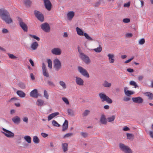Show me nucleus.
Instances as JSON below:
<instances>
[{
  "instance_id": "nucleus-1",
  "label": "nucleus",
  "mask_w": 153,
  "mask_h": 153,
  "mask_svg": "<svg viewBox=\"0 0 153 153\" xmlns=\"http://www.w3.org/2000/svg\"><path fill=\"white\" fill-rule=\"evenodd\" d=\"M0 17L7 23L10 24L12 22L9 13L4 9H0Z\"/></svg>"
},
{
  "instance_id": "nucleus-2",
  "label": "nucleus",
  "mask_w": 153,
  "mask_h": 153,
  "mask_svg": "<svg viewBox=\"0 0 153 153\" xmlns=\"http://www.w3.org/2000/svg\"><path fill=\"white\" fill-rule=\"evenodd\" d=\"M79 53V56L80 58L86 64H88L91 62V60L89 57L87 56L84 54L82 51L78 50Z\"/></svg>"
},
{
  "instance_id": "nucleus-3",
  "label": "nucleus",
  "mask_w": 153,
  "mask_h": 153,
  "mask_svg": "<svg viewBox=\"0 0 153 153\" xmlns=\"http://www.w3.org/2000/svg\"><path fill=\"white\" fill-rule=\"evenodd\" d=\"M53 68L56 71H58L61 68V63L58 59H56L53 60Z\"/></svg>"
},
{
  "instance_id": "nucleus-4",
  "label": "nucleus",
  "mask_w": 153,
  "mask_h": 153,
  "mask_svg": "<svg viewBox=\"0 0 153 153\" xmlns=\"http://www.w3.org/2000/svg\"><path fill=\"white\" fill-rule=\"evenodd\" d=\"M99 96L102 102L106 101L108 103H111L112 102V100L110 98L104 94L100 93Z\"/></svg>"
},
{
  "instance_id": "nucleus-5",
  "label": "nucleus",
  "mask_w": 153,
  "mask_h": 153,
  "mask_svg": "<svg viewBox=\"0 0 153 153\" xmlns=\"http://www.w3.org/2000/svg\"><path fill=\"white\" fill-rule=\"evenodd\" d=\"M119 147L120 149L125 153H132L131 149L123 144H120Z\"/></svg>"
},
{
  "instance_id": "nucleus-6",
  "label": "nucleus",
  "mask_w": 153,
  "mask_h": 153,
  "mask_svg": "<svg viewBox=\"0 0 153 153\" xmlns=\"http://www.w3.org/2000/svg\"><path fill=\"white\" fill-rule=\"evenodd\" d=\"M78 70L79 72L83 76L87 78L89 77V74L87 71L82 67L78 66Z\"/></svg>"
},
{
  "instance_id": "nucleus-7",
  "label": "nucleus",
  "mask_w": 153,
  "mask_h": 153,
  "mask_svg": "<svg viewBox=\"0 0 153 153\" xmlns=\"http://www.w3.org/2000/svg\"><path fill=\"white\" fill-rule=\"evenodd\" d=\"M2 130L4 132H2L4 134L5 136L7 137L13 138L14 136V134L11 131L7 130L4 128H2Z\"/></svg>"
},
{
  "instance_id": "nucleus-8",
  "label": "nucleus",
  "mask_w": 153,
  "mask_h": 153,
  "mask_svg": "<svg viewBox=\"0 0 153 153\" xmlns=\"http://www.w3.org/2000/svg\"><path fill=\"white\" fill-rule=\"evenodd\" d=\"M34 14L36 18L40 21L43 22L44 20V17L42 14L37 10L34 11Z\"/></svg>"
},
{
  "instance_id": "nucleus-9",
  "label": "nucleus",
  "mask_w": 153,
  "mask_h": 153,
  "mask_svg": "<svg viewBox=\"0 0 153 153\" xmlns=\"http://www.w3.org/2000/svg\"><path fill=\"white\" fill-rule=\"evenodd\" d=\"M18 21L20 27L24 31H27L28 27L27 25L23 21V20L21 19H19Z\"/></svg>"
},
{
  "instance_id": "nucleus-10",
  "label": "nucleus",
  "mask_w": 153,
  "mask_h": 153,
  "mask_svg": "<svg viewBox=\"0 0 153 153\" xmlns=\"http://www.w3.org/2000/svg\"><path fill=\"white\" fill-rule=\"evenodd\" d=\"M42 29L46 32H49L50 30V28L49 25L47 23H45L41 25Z\"/></svg>"
},
{
  "instance_id": "nucleus-11",
  "label": "nucleus",
  "mask_w": 153,
  "mask_h": 153,
  "mask_svg": "<svg viewBox=\"0 0 153 153\" xmlns=\"http://www.w3.org/2000/svg\"><path fill=\"white\" fill-rule=\"evenodd\" d=\"M45 8L48 10L50 11L51 8L52 4L49 0H43Z\"/></svg>"
},
{
  "instance_id": "nucleus-12",
  "label": "nucleus",
  "mask_w": 153,
  "mask_h": 153,
  "mask_svg": "<svg viewBox=\"0 0 153 153\" xmlns=\"http://www.w3.org/2000/svg\"><path fill=\"white\" fill-rule=\"evenodd\" d=\"M51 52L53 54L59 55L61 54L62 51L59 48H54L51 50Z\"/></svg>"
},
{
  "instance_id": "nucleus-13",
  "label": "nucleus",
  "mask_w": 153,
  "mask_h": 153,
  "mask_svg": "<svg viewBox=\"0 0 153 153\" xmlns=\"http://www.w3.org/2000/svg\"><path fill=\"white\" fill-rule=\"evenodd\" d=\"M75 78V82L76 84L80 86H83L84 85V81L81 78L78 76H76Z\"/></svg>"
},
{
  "instance_id": "nucleus-14",
  "label": "nucleus",
  "mask_w": 153,
  "mask_h": 153,
  "mask_svg": "<svg viewBox=\"0 0 153 153\" xmlns=\"http://www.w3.org/2000/svg\"><path fill=\"white\" fill-rule=\"evenodd\" d=\"M132 100L133 102L139 104L143 102V99L140 97L132 98Z\"/></svg>"
},
{
  "instance_id": "nucleus-15",
  "label": "nucleus",
  "mask_w": 153,
  "mask_h": 153,
  "mask_svg": "<svg viewBox=\"0 0 153 153\" xmlns=\"http://www.w3.org/2000/svg\"><path fill=\"white\" fill-rule=\"evenodd\" d=\"M30 95L32 97L37 98L39 96L37 90L34 89L32 90L30 93Z\"/></svg>"
},
{
  "instance_id": "nucleus-16",
  "label": "nucleus",
  "mask_w": 153,
  "mask_h": 153,
  "mask_svg": "<svg viewBox=\"0 0 153 153\" xmlns=\"http://www.w3.org/2000/svg\"><path fill=\"white\" fill-rule=\"evenodd\" d=\"M107 56L108 58L109 62L110 63H113L115 61L114 55L113 54H108Z\"/></svg>"
},
{
  "instance_id": "nucleus-17",
  "label": "nucleus",
  "mask_w": 153,
  "mask_h": 153,
  "mask_svg": "<svg viewBox=\"0 0 153 153\" xmlns=\"http://www.w3.org/2000/svg\"><path fill=\"white\" fill-rule=\"evenodd\" d=\"M59 113V112H55L54 113H53L52 114H51L48 117V121L51 120L52 119H53V117H55V116L58 115Z\"/></svg>"
},
{
  "instance_id": "nucleus-18",
  "label": "nucleus",
  "mask_w": 153,
  "mask_h": 153,
  "mask_svg": "<svg viewBox=\"0 0 153 153\" xmlns=\"http://www.w3.org/2000/svg\"><path fill=\"white\" fill-rule=\"evenodd\" d=\"M67 18L69 20H71L74 16V13L73 11H70L67 15Z\"/></svg>"
},
{
  "instance_id": "nucleus-19",
  "label": "nucleus",
  "mask_w": 153,
  "mask_h": 153,
  "mask_svg": "<svg viewBox=\"0 0 153 153\" xmlns=\"http://www.w3.org/2000/svg\"><path fill=\"white\" fill-rule=\"evenodd\" d=\"M38 46V44L37 42L32 43L31 45V48L32 50H35L37 49Z\"/></svg>"
},
{
  "instance_id": "nucleus-20",
  "label": "nucleus",
  "mask_w": 153,
  "mask_h": 153,
  "mask_svg": "<svg viewBox=\"0 0 153 153\" xmlns=\"http://www.w3.org/2000/svg\"><path fill=\"white\" fill-rule=\"evenodd\" d=\"M68 127V122L67 120H65L62 126L63 131H64L67 129Z\"/></svg>"
},
{
  "instance_id": "nucleus-21",
  "label": "nucleus",
  "mask_w": 153,
  "mask_h": 153,
  "mask_svg": "<svg viewBox=\"0 0 153 153\" xmlns=\"http://www.w3.org/2000/svg\"><path fill=\"white\" fill-rule=\"evenodd\" d=\"M13 121L15 123H19L20 121V118L18 116H16L12 119Z\"/></svg>"
},
{
  "instance_id": "nucleus-22",
  "label": "nucleus",
  "mask_w": 153,
  "mask_h": 153,
  "mask_svg": "<svg viewBox=\"0 0 153 153\" xmlns=\"http://www.w3.org/2000/svg\"><path fill=\"white\" fill-rule=\"evenodd\" d=\"M17 94L20 97H24L25 96V94L22 91H18L16 92Z\"/></svg>"
},
{
  "instance_id": "nucleus-23",
  "label": "nucleus",
  "mask_w": 153,
  "mask_h": 153,
  "mask_svg": "<svg viewBox=\"0 0 153 153\" xmlns=\"http://www.w3.org/2000/svg\"><path fill=\"white\" fill-rule=\"evenodd\" d=\"M76 30L77 33L79 36H82L84 35V33L83 31L79 27H77L76 28Z\"/></svg>"
},
{
  "instance_id": "nucleus-24",
  "label": "nucleus",
  "mask_w": 153,
  "mask_h": 153,
  "mask_svg": "<svg viewBox=\"0 0 153 153\" xmlns=\"http://www.w3.org/2000/svg\"><path fill=\"white\" fill-rule=\"evenodd\" d=\"M144 94L146 96L148 97L149 99L152 100L153 99V94L149 92L144 93Z\"/></svg>"
},
{
  "instance_id": "nucleus-25",
  "label": "nucleus",
  "mask_w": 153,
  "mask_h": 153,
  "mask_svg": "<svg viewBox=\"0 0 153 153\" xmlns=\"http://www.w3.org/2000/svg\"><path fill=\"white\" fill-rule=\"evenodd\" d=\"M36 104L39 106H42L44 104V101L41 99H38L36 101Z\"/></svg>"
},
{
  "instance_id": "nucleus-26",
  "label": "nucleus",
  "mask_w": 153,
  "mask_h": 153,
  "mask_svg": "<svg viewBox=\"0 0 153 153\" xmlns=\"http://www.w3.org/2000/svg\"><path fill=\"white\" fill-rule=\"evenodd\" d=\"M100 121L101 123L103 124H105L107 122L104 115H102L101 116Z\"/></svg>"
},
{
  "instance_id": "nucleus-27",
  "label": "nucleus",
  "mask_w": 153,
  "mask_h": 153,
  "mask_svg": "<svg viewBox=\"0 0 153 153\" xmlns=\"http://www.w3.org/2000/svg\"><path fill=\"white\" fill-rule=\"evenodd\" d=\"M126 136L128 139L131 140H133L134 138V135L132 134L127 133Z\"/></svg>"
},
{
  "instance_id": "nucleus-28",
  "label": "nucleus",
  "mask_w": 153,
  "mask_h": 153,
  "mask_svg": "<svg viewBox=\"0 0 153 153\" xmlns=\"http://www.w3.org/2000/svg\"><path fill=\"white\" fill-rule=\"evenodd\" d=\"M68 144L67 143H63L62 144V149L64 152H65L68 150Z\"/></svg>"
},
{
  "instance_id": "nucleus-29",
  "label": "nucleus",
  "mask_w": 153,
  "mask_h": 153,
  "mask_svg": "<svg viewBox=\"0 0 153 153\" xmlns=\"http://www.w3.org/2000/svg\"><path fill=\"white\" fill-rule=\"evenodd\" d=\"M84 36H85L86 39L89 41H91L94 40L91 37H90L86 33H84Z\"/></svg>"
},
{
  "instance_id": "nucleus-30",
  "label": "nucleus",
  "mask_w": 153,
  "mask_h": 153,
  "mask_svg": "<svg viewBox=\"0 0 153 153\" xmlns=\"http://www.w3.org/2000/svg\"><path fill=\"white\" fill-rule=\"evenodd\" d=\"M24 139L28 143H31V138L29 136H25L24 137Z\"/></svg>"
},
{
  "instance_id": "nucleus-31",
  "label": "nucleus",
  "mask_w": 153,
  "mask_h": 153,
  "mask_svg": "<svg viewBox=\"0 0 153 153\" xmlns=\"http://www.w3.org/2000/svg\"><path fill=\"white\" fill-rule=\"evenodd\" d=\"M33 142L35 143H38L39 142V139L36 136H34L33 138Z\"/></svg>"
},
{
  "instance_id": "nucleus-32",
  "label": "nucleus",
  "mask_w": 153,
  "mask_h": 153,
  "mask_svg": "<svg viewBox=\"0 0 153 153\" xmlns=\"http://www.w3.org/2000/svg\"><path fill=\"white\" fill-rule=\"evenodd\" d=\"M80 135L84 138L87 137L88 136V133L86 132H82L80 133Z\"/></svg>"
},
{
  "instance_id": "nucleus-33",
  "label": "nucleus",
  "mask_w": 153,
  "mask_h": 153,
  "mask_svg": "<svg viewBox=\"0 0 153 153\" xmlns=\"http://www.w3.org/2000/svg\"><path fill=\"white\" fill-rule=\"evenodd\" d=\"M93 50L96 52L100 53L102 51V48L100 45H99V47L97 48H94L93 49Z\"/></svg>"
},
{
  "instance_id": "nucleus-34",
  "label": "nucleus",
  "mask_w": 153,
  "mask_h": 153,
  "mask_svg": "<svg viewBox=\"0 0 153 153\" xmlns=\"http://www.w3.org/2000/svg\"><path fill=\"white\" fill-rule=\"evenodd\" d=\"M59 84L62 87V88L65 89L66 88V85L65 83L62 81H61L59 82Z\"/></svg>"
},
{
  "instance_id": "nucleus-35",
  "label": "nucleus",
  "mask_w": 153,
  "mask_h": 153,
  "mask_svg": "<svg viewBox=\"0 0 153 153\" xmlns=\"http://www.w3.org/2000/svg\"><path fill=\"white\" fill-rule=\"evenodd\" d=\"M103 85L105 87H110L111 85V83H108L107 81H105L103 84Z\"/></svg>"
},
{
  "instance_id": "nucleus-36",
  "label": "nucleus",
  "mask_w": 153,
  "mask_h": 153,
  "mask_svg": "<svg viewBox=\"0 0 153 153\" xmlns=\"http://www.w3.org/2000/svg\"><path fill=\"white\" fill-rule=\"evenodd\" d=\"M68 114L72 116L74 115V113L73 111L71 109H68L67 110Z\"/></svg>"
},
{
  "instance_id": "nucleus-37",
  "label": "nucleus",
  "mask_w": 153,
  "mask_h": 153,
  "mask_svg": "<svg viewBox=\"0 0 153 153\" xmlns=\"http://www.w3.org/2000/svg\"><path fill=\"white\" fill-rule=\"evenodd\" d=\"M42 73L43 75L46 77H48L49 76V74L47 71V69L43 70H42Z\"/></svg>"
},
{
  "instance_id": "nucleus-38",
  "label": "nucleus",
  "mask_w": 153,
  "mask_h": 153,
  "mask_svg": "<svg viewBox=\"0 0 153 153\" xmlns=\"http://www.w3.org/2000/svg\"><path fill=\"white\" fill-rule=\"evenodd\" d=\"M18 85L22 89H24L26 87L25 84L23 82L19 83Z\"/></svg>"
},
{
  "instance_id": "nucleus-39",
  "label": "nucleus",
  "mask_w": 153,
  "mask_h": 153,
  "mask_svg": "<svg viewBox=\"0 0 153 153\" xmlns=\"http://www.w3.org/2000/svg\"><path fill=\"white\" fill-rule=\"evenodd\" d=\"M47 62L48 64V66L51 69L52 68V62L51 60L50 59H47Z\"/></svg>"
},
{
  "instance_id": "nucleus-40",
  "label": "nucleus",
  "mask_w": 153,
  "mask_h": 153,
  "mask_svg": "<svg viewBox=\"0 0 153 153\" xmlns=\"http://www.w3.org/2000/svg\"><path fill=\"white\" fill-rule=\"evenodd\" d=\"M130 85H131L134 86V88H135L138 87V86L137 85L136 82L133 81H130Z\"/></svg>"
},
{
  "instance_id": "nucleus-41",
  "label": "nucleus",
  "mask_w": 153,
  "mask_h": 153,
  "mask_svg": "<svg viewBox=\"0 0 153 153\" xmlns=\"http://www.w3.org/2000/svg\"><path fill=\"white\" fill-rule=\"evenodd\" d=\"M25 5L27 6H30L31 4V2L30 0H25L24 1Z\"/></svg>"
},
{
  "instance_id": "nucleus-42",
  "label": "nucleus",
  "mask_w": 153,
  "mask_h": 153,
  "mask_svg": "<svg viewBox=\"0 0 153 153\" xmlns=\"http://www.w3.org/2000/svg\"><path fill=\"white\" fill-rule=\"evenodd\" d=\"M52 124L53 126H55L59 127L60 126V125L55 120H53L52 121Z\"/></svg>"
},
{
  "instance_id": "nucleus-43",
  "label": "nucleus",
  "mask_w": 153,
  "mask_h": 153,
  "mask_svg": "<svg viewBox=\"0 0 153 153\" xmlns=\"http://www.w3.org/2000/svg\"><path fill=\"white\" fill-rule=\"evenodd\" d=\"M145 42V40L144 38L140 39L138 41V43L139 45H143Z\"/></svg>"
},
{
  "instance_id": "nucleus-44",
  "label": "nucleus",
  "mask_w": 153,
  "mask_h": 153,
  "mask_svg": "<svg viewBox=\"0 0 153 153\" xmlns=\"http://www.w3.org/2000/svg\"><path fill=\"white\" fill-rule=\"evenodd\" d=\"M90 112V111L88 110H85L83 113L82 114V115L83 116L85 117L87 116Z\"/></svg>"
},
{
  "instance_id": "nucleus-45",
  "label": "nucleus",
  "mask_w": 153,
  "mask_h": 153,
  "mask_svg": "<svg viewBox=\"0 0 153 153\" xmlns=\"http://www.w3.org/2000/svg\"><path fill=\"white\" fill-rule=\"evenodd\" d=\"M115 118V117L114 116H112L111 117H109L107 119L108 120V121L109 122H111L113 121L114 120Z\"/></svg>"
},
{
  "instance_id": "nucleus-46",
  "label": "nucleus",
  "mask_w": 153,
  "mask_h": 153,
  "mask_svg": "<svg viewBox=\"0 0 153 153\" xmlns=\"http://www.w3.org/2000/svg\"><path fill=\"white\" fill-rule=\"evenodd\" d=\"M62 100L67 104L69 105V101L67 98L65 97H63L62 98Z\"/></svg>"
},
{
  "instance_id": "nucleus-47",
  "label": "nucleus",
  "mask_w": 153,
  "mask_h": 153,
  "mask_svg": "<svg viewBox=\"0 0 153 153\" xmlns=\"http://www.w3.org/2000/svg\"><path fill=\"white\" fill-rule=\"evenodd\" d=\"M44 97L47 99H48L49 95L46 90H44Z\"/></svg>"
},
{
  "instance_id": "nucleus-48",
  "label": "nucleus",
  "mask_w": 153,
  "mask_h": 153,
  "mask_svg": "<svg viewBox=\"0 0 153 153\" xmlns=\"http://www.w3.org/2000/svg\"><path fill=\"white\" fill-rule=\"evenodd\" d=\"M8 55L10 58L12 59H16L17 58L16 56L12 54L8 53Z\"/></svg>"
},
{
  "instance_id": "nucleus-49",
  "label": "nucleus",
  "mask_w": 153,
  "mask_h": 153,
  "mask_svg": "<svg viewBox=\"0 0 153 153\" xmlns=\"http://www.w3.org/2000/svg\"><path fill=\"white\" fill-rule=\"evenodd\" d=\"M134 94V92H133L130 91H127L126 92L125 94L127 96H129L130 95L132 94Z\"/></svg>"
},
{
  "instance_id": "nucleus-50",
  "label": "nucleus",
  "mask_w": 153,
  "mask_h": 153,
  "mask_svg": "<svg viewBox=\"0 0 153 153\" xmlns=\"http://www.w3.org/2000/svg\"><path fill=\"white\" fill-rule=\"evenodd\" d=\"M151 128L152 130L150 131L149 134L151 137L153 138V124Z\"/></svg>"
},
{
  "instance_id": "nucleus-51",
  "label": "nucleus",
  "mask_w": 153,
  "mask_h": 153,
  "mask_svg": "<svg viewBox=\"0 0 153 153\" xmlns=\"http://www.w3.org/2000/svg\"><path fill=\"white\" fill-rule=\"evenodd\" d=\"M73 135V133H67L65 134L63 138H65L67 137H71Z\"/></svg>"
},
{
  "instance_id": "nucleus-52",
  "label": "nucleus",
  "mask_w": 153,
  "mask_h": 153,
  "mask_svg": "<svg viewBox=\"0 0 153 153\" xmlns=\"http://www.w3.org/2000/svg\"><path fill=\"white\" fill-rule=\"evenodd\" d=\"M30 36L31 37H32V38H33L34 39H36V40H37L38 41H39L40 40L39 38V37H37V36H36L35 35H32L30 34Z\"/></svg>"
},
{
  "instance_id": "nucleus-53",
  "label": "nucleus",
  "mask_w": 153,
  "mask_h": 153,
  "mask_svg": "<svg viewBox=\"0 0 153 153\" xmlns=\"http://www.w3.org/2000/svg\"><path fill=\"white\" fill-rule=\"evenodd\" d=\"M132 34L131 33H128L126 34V37L127 38H130L132 36Z\"/></svg>"
},
{
  "instance_id": "nucleus-54",
  "label": "nucleus",
  "mask_w": 153,
  "mask_h": 153,
  "mask_svg": "<svg viewBox=\"0 0 153 153\" xmlns=\"http://www.w3.org/2000/svg\"><path fill=\"white\" fill-rule=\"evenodd\" d=\"M130 22V20L129 19L126 18L123 20V22L124 23H127Z\"/></svg>"
},
{
  "instance_id": "nucleus-55",
  "label": "nucleus",
  "mask_w": 153,
  "mask_h": 153,
  "mask_svg": "<svg viewBox=\"0 0 153 153\" xmlns=\"http://www.w3.org/2000/svg\"><path fill=\"white\" fill-rule=\"evenodd\" d=\"M134 58V56H132V57H131L130 59L128 60H127L125 62H124V63H126H126H128L129 62H130Z\"/></svg>"
},
{
  "instance_id": "nucleus-56",
  "label": "nucleus",
  "mask_w": 153,
  "mask_h": 153,
  "mask_svg": "<svg viewBox=\"0 0 153 153\" xmlns=\"http://www.w3.org/2000/svg\"><path fill=\"white\" fill-rule=\"evenodd\" d=\"M22 120L24 122H25L26 123L28 122V119L27 117H24L23 119Z\"/></svg>"
},
{
  "instance_id": "nucleus-57",
  "label": "nucleus",
  "mask_w": 153,
  "mask_h": 153,
  "mask_svg": "<svg viewBox=\"0 0 153 153\" xmlns=\"http://www.w3.org/2000/svg\"><path fill=\"white\" fill-rule=\"evenodd\" d=\"M8 30L5 28H4L2 30V32L3 33H8Z\"/></svg>"
},
{
  "instance_id": "nucleus-58",
  "label": "nucleus",
  "mask_w": 153,
  "mask_h": 153,
  "mask_svg": "<svg viewBox=\"0 0 153 153\" xmlns=\"http://www.w3.org/2000/svg\"><path fill=\"white\" fill-rule=\"evenodd\" d=\"M41 134L43 137L44 138L47 137L48 136V134L44 133H41Z\"/></svg>"
},
{
  "instance_id": "nucleus-59",
  "label": "nucleus",
  "mask_w": 153,
  "mask_h": 153,
  "mask_svg": "<svg viewBox=\"0 0 153 153\" xmlns=\"http://www.w3.org/2000/svg\"><path fill=\"white\" fill-rule=\"evenodd\" d=\"M123 130L124 131H127L130 130V129L127 126H125L123 128Z\"/></svg>"
},
{
  "instance_id": "nucleus-60",
  "label": "nucleus",
  "mask_w": 153,
  "mask_h": 153,
  "mask_svg": "<svg viewBox=\"0 0 153 153\" xmlns=\"http://www.w3.org/2000/svg\"><path fill=\"white\" fill-rule=\"evenodd\" d=\"M130 3L129 2H128L126 3H125L124 5V7H128L130 6Z\"/></svg>"
},
{
  "instance_id": "nucleus-61",
  "label": "nucleus",
  "mask_w": 153,
  "mask_h": 153,
  "mask_svg": "<svg viewBox=\"0 0 153 153\" xmlns=\"http://www.w3.org/2000/svg\"><path fill=\"white\" fill-rule=\"evenodd\" d=\"M48 83L50 85L54 86V84L53 82L51 81H48Z\"/></svg>"
},
{
  "instance_id": "nucleus-62",
  "label": "nucleus",
  "mask_w": 153,
  "mask_h": 153,
  "mask_svg": "<svg viewBox=\"0 0 153 153\" xmlns=\"http://www.w3.org/2000/svg\"><path fill=\"white\" fill-rule=\"evenodd\" d=\"M127 71L130 73H132L134 72V70L131 68H128L127 69Z\"/></svg>"
},
{
  "instance_id": "nucleus-63",
  "label": "nucleus",
  "mask_w": 153,
  "mask_h": 153,
  "mask_svg": "<svg viewBox=\"0 0 153 153\" xmlns=\"http://www.w3.org/2000/svg\"><path fill=\"white\" fill-rule=\"evenodd\" d=\"M143 78V76H139L138 77V80L139 81L142 80Z\"/></svg>"
},
{
  "instance_id": "nucleus-64",
  "label": "nucleus",
  "mask_w": 153,
  "mask_h": 153,
  "mask_svg": "<svg viewBox=\"0 0 153 153\" xmlns=\"http://www.w3.org/2000/svg\"><path fill=\"white\" fill-rule=\"evenodd\" d=\"M130 98L128 97H125L123 99V100L125 101H128L130 100Z\"/></svg>"
}]
</instances>
